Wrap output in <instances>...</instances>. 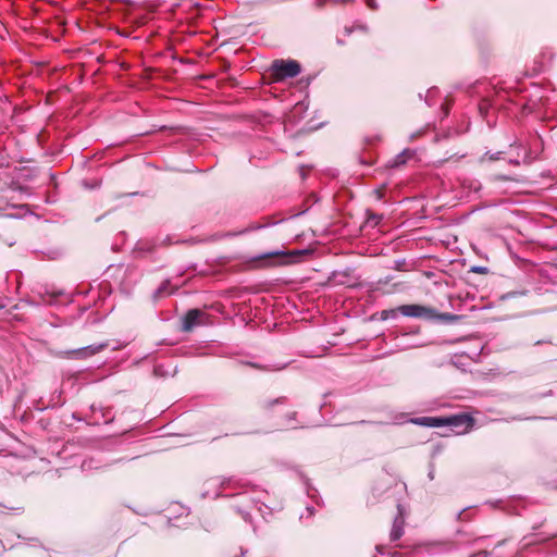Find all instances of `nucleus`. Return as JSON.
Listing matches in <instances>:
<instances>
[{"mask_svg":"<svg viewBox=\"0 0 557 557\" xmlns=\"http://www.w3.org/2000/svg\"><path fill=\"white\" fill-rule=\"evenodd\" d=\"M271 75L275 81L296 77L301 69L295 60H274L270 67Z\"/></svg>","mask_w":557,"mask_h":557,"instance_id":"f257e3e1","label":"nucleus"},{"mask_svg":"<svg viewBox=\"0 0 557 557\" xmlns=\"http://www.w3.org/2000/svg\"><path fill=\"white\" fill-rule=\"evenodd\" d=\"M207 490L203 492V497L211 496L210 490H215L212 494L213 497H218L220 495V491L222 488H236V487H245L246 483L236 480L233 476L228 478H211L206 483Z\"/></svg>","mask_w":557,"mask_h":557,"instance_id":"f03ea898","label":"nucleus"},{"mask_svg":"<svg viewBox=\"0 0 557 557\" xmlns=\"http://www.w3.org/2000/svg\"><path fill=\"white\" fill-rule=\"evenodd\" d=\"M399 313L405 317L410 318H420L424 320H434L436 315V310L431 307L422 306V305H401L398 307Z\"/></svg>","mask_w":557,"mask_h":557,"instance_id":"7ed1b4c3","label":"nucleus"},{"mask_svg":"<svg viewBox=\"0 0 557 557\" xmlns=\"http://www.w3.org/2000/svg\"><path fill=\"white\" fill-rule=\"evenodd\" d=\"M108 346V343L94 344L86 347L67 350L64 352V355L74 359H87L90 358L91 356H95L96 354L101 352Z\"/></svg>","mask_w":557,"mask_h":557,"instance_id":"20e7f679","label":"nucleus"},{"mask_svg":"<svg viewBox=\"0 0 557 557\" xmlns=\"http://www.w3.org/2000/svg\"><path fill=\"white\" fill-rule=\"evenodd\" d=\"M207 314L200 309H190L183 318L182 330L185 332L191 331L195 326L206 323Z\"/></svg>","mask_w":557,"mask_h":557,"instance_id":"39448f33","label":"nucleus"},{"mask_svg":"<svg viewBox=\"0 0 557 557\" xmlns=\"http://www.w3.org/2000/svg\"><path fill=\"white\" fill-rule=\"evenodd\" d=\"M441 426L449 425L454 428L468 429L471 425L472 419L467 414L450 416L447 418H441Z\"/></svg>","mask_w":557,"mask_h":557,"instance_id":"423d86ee","label":"nucleus"},{"mask_svg":"<svg viewBox=\"0 0 557 557\" xmlns=\"http://www.w3.org/2000/svg\"><path fill=\"white\" fill-rule=\"evenodd\" d=\"M405 518L403 515L401 506L398 505V515L395 517L391 530L389 539L392 542L398 541L404 534Z\"/></svg>","mask_w":557,"mask_h":557,"instance_id":"0eeeda50","label":"nucleus"},{"mask_svg":"<svg viewBox=\"0 0 557 557\" xmlns=\"http://www.w3.org/2000/svg\"><path fill=\"white\" fill-rule=\"evenodd\" d=\"M410 422L417 425L428 426V428H438L441 426V418L435 417H420L412 418Z\"/></svg>","mask_w":557,"mask_h":557,"instance_id":"6e6552de","label":"nucleus"},{"mask_svg":"<svg viewBox=\"0 0 557 557\" xmlns=\"http://www.w3.org/2000/svg\"><path fill=\"white\" fill-rule=\"evenodd\" d=\"M175 290L174 287L171 285L170 280H165L161 283V285L158 287V289L154 292V297L157 298H163L166 296H170Z\"/></svg>","mask_w":557,"mask_h":557,"instance_id":"1a4fd4ad","label":"nucleus"},{"mask_svg":"<svg viewBox=\"0 0 557 557\" xmlns=\"http://www.w3.org/2000/svg\"><path fill=\"white\" fill-rule=\"evenodd\" d=\"M413 156L412 151L409 149L404 150L399 154H397L393 161L391 162L392 168H397L404 165L409 158Z\"/></svg>","mask_w":557,"mask_h":557,"instance_id":"9d476101","label":"nucleus"},{"mask_svg":"<svg viewBox=\"0 0 557 557\" xmlns=\"http://www.w3.org/2000/svg\"><path fill=\"white\" fill-rule=\"evenodd\" d=\"M250 502L257 507L262 517L265 518L272 513V508H270L261 498H250Z\"/></svg>","mask_w":557,"mask_h":557,"instance_id":"9b49d317","label":"nucleus"},{"mask_svg":"<svg viewBox=\"0 0 557 557\" xmlns=\"http://www.w3.org/2000/svg\"><path fill=\"white\" fill-rule=\"evenodd\" d=\"M433 552L445 553L456 549V545L451 542H441L432 545Z\"/></svg>","mask_w":557,"mask_h":557,"instance_id":"f8f14e48","label":"nucleus"},{"mask_svg":"<svg viewBox=\"0 0 557 557\" xmlns=\"http://www.w3.org/2000/svg\"><path fill=\"white\" fill-rule=\"evenodd\" d=\"M459 319L458 315L453 313H438L436 311V315L434 317V320H440L446 323L455 322Z\"/></svg>","mask_w":557,"mask_h":557,"instance_id":"ddd939ff","label":"nucleus"},{"mask_svg":"<svg viewBox=\"0 0 557 557\" xmlns=\"http://www.w3.org/2000/svg\"><path fill=\"white\" fill-rule=\"evenodd\" d=\"M382 218L383 216L381 214H375L373 212H367V223L372 226H376L381 222Z\"/></svg>","mask_w":557,"mask_h":557,"instance_id":"4468645a","label":"nucleus"},{"mask_svg":"<svg viewBox=\"0 0 557 557\" xmlns=\"http://www.w3.org/2000/svg\"><path fill=\"white\" fill-rule=\"evenodd\" d=\"M283 403H285V397H278V398H275V399H272V400L263 401L262 407L264 409H267V410H270L274 405L283 404Z\"/></svg>","mask_w":557,"mask_h":557,"instance_id":"2eb2a0df","label":"nucleus"},{"mask_svg":"<svg viewBox=\"0 0 557 557\" xmlns=\"http://www.w3.org/2000/svg\"><path fill=\"white\" fill-rule=\"evenodd\" d=\"M399 312L398 308L396 309H389V310H383L382 311V319L386 320L388 318H396L397 313Z\"/></svg>","mask_w":557,"mask_h":557,"instance_id":"dca6fc26","label":"nucleus"},{"mask_svg":"<svg viewBox=\"0 0 557 557\" xmlns=\"http://www.w3.org/2000/svg\"><path fill=\"white\" fill-rule=\"evenodd\" d=\"M354 0H315V5L318 8L324 7L327 2H333L335 4L342 3V2H352Z\"/></svg>","mask_w":557,"mask_h":557,"instance_id":"f3484780","label":"nucleus"},{"mask_svg":"<svg viewBox=\"0 0 557 557\" xmlns=\"http://www.w3.org/2000/svg\"><path fill=\"white\" fill-rule=\"evenodd\" d=\"M237 511H238V513H240V516L243 517V519L246 522H249V523L251 522L250 513L247 510H244L243 508L238 507Z\"/></svg>","mask_w":557,"mask_h":557,"instance_id":"a211bd4d","label":"nucleus"},{"mask_svg":"<svg viewBox=\"0 0 557 557\" xmlns=\"http://www.w3.org/2000/svg\"><path fill=\"white\" fill-rule=\"evenodd\" d=\"M471 272L479 273V274H486L488 272L487 268L474 265L471 268Z\"/></svg>","mask_w":557,"mask_h":557,"instance_id":"6ab92c4d","label":"nucleus"},{"mask_svg":"<svg viewBox=\"0 0 557 557\" xmlns=\"http://www.w3.org/2000/svg\"><path fill=\"white\" fill-rule=\"evenodd\" d=\"M500 153H502V152H496V153H490V152H486V153H485V157H487L490 160H498V159H499Z\"/></svg>","mask_w":557,"mask_h":557,"instance_id":"aec40b11","label":"nucleus"},{"mask_svg":"<svg viewBox=\"0 0 557 557\" xmlns=\"http://www.w3.org/2000/svg\"><path fill=\"white\" fill-rule=\"evenodd\" d=\"M280 255H281V252L274 251V252H270V253H265L263 256H260L257 259H263V258H268V257H276V256H280Z\"/></svg>","mask_w":557,"mask_h":557,"instance_id":"412c9836","label":"nucleus"},{"mask_svg":"<svg viewBox=\"0 0 557 557\" xmlns=\"http://www.w3.org/2000/svg\"><path fill=\"white\" fill-rule=\"evenodd\" d=\"M466 509L461 510L458 512V516H457V519L460 520V521H465L467 520V517H466Z\"/></svg>","mask_w":557,"mask_h":557,"instance_id":"4be33fe9","label":"nucleus"},{"mask_svg":"<svg viewBox=\"0 0 557 557\" xmlns=\"http://www.w3.org/2000/svg\"><path fill=\"white\" fill-rule=\"evenodd\" d=\"M490 553L487 550H481L475 555H472L471 557H487Z\"/></svg>","mask_w":557,"mask_h":557,"instance_id":"5701e85b","label":"nucleus"},{"mask_svg":"<svg viewBox=\"0 0 557 557\" xmlns=\"http://www.w3.org/2000/svg\"><path fill=\"white\" fill-rule=\"evenodd\" d=\"M376 550H377V553H380V554H384V553H385V552H384V547H383L382 545H377V546H376Z\"/></svg>","mask_w":557,"mask_h":557,"instance_id":"b1692460","label":"nucleus"},{"mask_svg":"<svg viewBox=\"0 0 557 557\" xmlns=\"http://www.w3.org/2000/svg\"><path fill=\"white\" fill-rule=\"evenodd\" d=\"M401 264H405V261H401V263L397 261L396 269L401 270Z\"/></svg>","mask_w":557,"mask_h":557,"instance_id":"393cba45","label":"nucleus"},{"mask_svg":"<svg viewBox=\"0 0 557 557\" xmlns=\"http://www.w3.org/2000/svg\"><path fill=\"white\" fill-rule=\"evenodd\" d=\"M401 264H405V261H401V263L397 261L396 269L401 270Z\"/></svg>","mask_w":557,"mask_h":557,"instance_id":"a878e982","label":"nucleus"},{"mask_svg":"<svg viewBox=\"0 0 557 557\" xmlns=\"http://www.w3.org/2000/svg\"><path fill=\"white\" fill-rule=\"evenodd\" d=\"M307 510H308L309 515H312V513H313L312 508L307 507Z\"/></svg>","mask_w":557,"mask_h":557,"instance_id":"bb28decb","label":"nucleus"},{"mask_svg":"<svg viewBox=\"0 0 557 557\" xmlns=\"http://www.w3.org/2000/svg\"><path fill=\"white\" fill-rule=\"evenodd\" d=\"M504 543H505V540H504V541L498 542V543H497V546H502Z\"/></svg>","mask_w":557,"mask_h":557,"instance_id":"cd10ccee","label":"nucleus"},{"mask_svg":"<svg viewBox=\"0 0 557 557\" xmlns=\"http://www.w3.org/2000/svg\"><path fill=\"white\" fill-rule=\"evenodd\" d=\"M511 163L516 164V165H519V161H510Z\"/></svg>","mask_w":557,"mask_h":557,"instance_id":"c85d7f7f","label":"nucleus"},{"mask_svg":"<svg viewBox=\"0 0 557 557\" xmlns=\"http://www.w3.org/2000/svg\"><path fill=\"white\" fill-rule=\"evenodd\" d=\"M429 476H430L431 479H433V478H434V476H433V472H432V471L429 473Z\"/></svg>","mask_w":557,"mask_h":557,"instance_id":"c756f323","label":"nucleus"}]
</instances>
